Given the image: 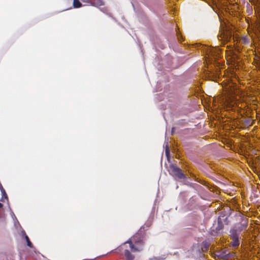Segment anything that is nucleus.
Segmentation results:
<instances>
[{
	"instance_id": "nucleus-7",
	"label": "nucleus",
	"mask_w": 260,
	"mask_h": 260,
	"mask_svg": "<svg viewBox=\"0 0 260 260\" xmlns=\"http://www.w3.org/2000/svg\"><path fill=\"white\" fill-rule=\"evenodd\" d=\"M0 190L2 192L3 197L5 198L7 200H8V196L7 195V193H6L4 188H3L2 185L1 183H0Z\"/></svg>"
},
{
	"instance_id": "nucleus-11",
	"label": "nucleus",
	"mask_w": 260,
	"mask_h": 260,
	"mask_svg": "<svg viewBox=\"0 0 260 260\" xmlns=\"http://www.w3.org/2000/svg\"><path fill=\"white\" fill-rule=\"evenodd\" d=\"M3 206L2 203H0V208H1Z\"/></svg>"
},
{
	"instance_id": "nucleus-2",
	"label": "nucleus",
	"mask_w": 260,
	"mask_h": 260,
	"mask_svg": "<svg viewBox=\"0 0 260 260\" xmlns=\"http://www.w3.org/2000/svg\"><path fill=\"white\" fill-rule=\"evenodd\" d=\"M169 171L170 174L176 179H182L185 178V175L183 173L182 171L173 164L170 165Z\"/></svg>"
},
{
	"instance_id": "nucleus-6",
	"label": "nucleus",
	"mask_w": 260,
	"mask_h": 260,
	"mask_svg": "<svg viewBox=\"0 0 260 260\" xmlns=\"http://www.w3.org/2000/svg\"><path fill=\"white\" fill-rule=\"evenodd\" d=\"M82 6V4L79 0H74L73 1V7L75 8H79Z\"/></svg>"
},
{
	"instance_id": "nucleus-10",
	"label": "nucleus",
	"mask_w": 260,
	"mask_h": 260,
	"mask_svg": "<svg viewBox=\"0 0 260 260\" xmlns=\"http://www.w3.org/2000/svg\"><path fill=\"white\" fill-rule=\"evenodd\" d=\"M166 153L167 155H168L169 154V149L168 148L166 149Z\"/></svg>"
},
{
	"instance_id": "nucleus-5",
	"label": "nucleus",
	"mask_w": 260,
	"mask_h": 260,
	"mask_svg": "<svg viewBox=\"0 0 260 260\" xmlns=\"http://www.w3.org/2000/svg\"><path fill=\"white\" fill-rule=\"evenodd\" d=\"M24 238L27 242V246L28 247H29L30 248H32L33 245H32V243L30 242V241L29 240L28 237L25 233H24Z\"/></svg>"
},
{
	"instance_id": "nucleus-4",
	"label": "nucleus",
	"mask_w": 260,
	"mask_h": 260,
	"mask_svg": "<svg viewBox=\"0 0 260 260\" xmlns=\"http://www.w3.org/2000/svg\"><path fill=\"white\" fill-rule=\"evenodd\" d=\"M90 4L97 6H101L104 5L103 0H91Z\"/></svg>"
},
{
	"instance_id": "nucleus-1",
	"label": "nucleus",
	"mask_w": 260,
	"mask_h": 260,
	"mask_svg": "<svg viewBox=\"0 0 260 260\" xmlns=\"http://www.w3.org/2000/svg\"><path fill=\"white\" fill-rule=\"evenodd\" d=\"M145 242L143 238L139 234H136L131 239L124 242L116 249V252L122 255H124L126 260H134L135 255L129 251L133 252H140L144 250Z\"/></svg>"
},
{
	"instance_id": "nucleus-9",
	"label": "nucleus",
	"mask_w": 260,
	"mask_h": 260,
	"mask_svg": "<svg viewBox=\"0 0 260 260\" xmlns=\"http://www.w3.org/2000/svg\"><path fill=\"white\" fill-rule=\"evenodd\" d=\"M84 3H91V0H81Z\"/></svg>"
},
{
	"instance_id": "nucleus-8",
	"label": "nucleus",
	"mask_w": 260,
	"mask_h": 260,
	"mask_svg": "<svg viewBox=\"0 0 260 260\" xmlns=\"http://www.w3.org/2000/svg\"><path fill=\"white\" fill-rule=\"evenodd\" d=\"M239 239L236 240H232V244L233 246L236 247L239 245Z\"/></svg>"
},
{
	"instance_id": "nucleus-3",
	"label": "nucleus",
	"mask_w": 260,
	"mask_h": 260,
	"mask_svg": "<svg viewBox=\"0 0 260 260\" xmlns=\"http://www.w3.org/2000/svg\"><path fill=\"white\" fill-rule=\"evenodd\" d=\"M230 237L232 240H236L239 239V234L238 233L237 230L232 229L230 231Z\"/></svg>"
}]
</instances>
